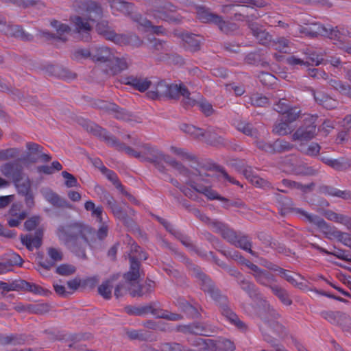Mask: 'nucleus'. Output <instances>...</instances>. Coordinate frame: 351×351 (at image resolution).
<instances>
[{"instance_id": "72a5a7b5", "label": "nucleus", "mask_w": 351, "mask_h": 351, "mask_svg": "<svg viewBox=\"0 0 351 351\" xmlns=\"http://www.w3.org/2000/svg\"><path fill=\"white\" fill-rule=\"evenodd\" d=\"M321 317L331 324L341 327L346 314L341 311H323L320 313Z\"/></svg>"}, {"instance_id": "9b49d317", "label": "nucleus", "mask_w": 351, "mask_h": 351, "mask_svg": "<svg viewBox=\"0 0 351 351\" xmlns=\"http://www.w3.org/2000/svg\"><path fill=\"white\" fill-rule=\"evenodd\" d=\"M197 169H204L206 176H200L199 175H195V177H190V176H186L189 178L188 182H186L187 184H189L191 187H193L196 192H198L199 193H202L205 195L208 199H219L222 202L227 201L228 199L225 197H220L217 195V193L212 190L208 186H198L195 184L196 181H203L206 182H208L210 181V178L211 177L210 175L208 173L207 170L200 165H197L196 166H194ZM193 169L191 168V170Z\"/></svg>"}, {"instance_id": "603ef678", "label": "nucleus", "mask_w": 351, "mask_h": 351, "mask_svg": "<svg viewBox=\"0 0 351 351\" xmlns=\"http://www.w3.org/2000/svg\"><path fill=\"white\" fill-rule=\"evenodd\" d=\"M269 267V269L274 270V271H278L280 273V275L282 278H285L288 282L291 284L292 285L295 287H298L299 284L298 283V281L295 278L296 276H300L297 274H293L290 271L286 270L285 269H282L280 267H271L268 266Z\"/></svg>"}, {"instance_id": "338daca9", "label": "nucleus", "mask_w": 351, "mask_h": 351, "mask_svg": "<svg viewBox=\"0 0 351 351\" xmlns=\"http://www.w3.org/2000/svg\"><path fill=\"white\" fill-rule=\"evenodd\" d=\"M300 110L298 108L294 107V108H289L286 112L282 114L284 119L289 122H293L295 121L300 116Z\"/></svg>"}, {"instance_id": "3c124183", "label": "nucleus", "mask_w": 351, "mask_h": 351, "mask_svg": "<svg viewBox=\"0 0 351 351\" xmlns=\"http://www.w3.org/2000/svg\"><path fill=\"white\" fill-rule=\"evenodd\" d=\"M233 245L237 247H240L248 252L253 256H256V252L251 249L252 242L249 239L248 237L246 235H242L241 234H239Z\"/></svg>"}, {"instance_id": "0eeeda50", "label": "nucleus", "mask_w": 351, "mask_h": 351, "mask_svg": "<svg viewBox=\"0 0 351 351\" xmlns=\"http://www.w3.org/2000/svg\"><path fill=\"white\" fill-rule=\"evenodd\" d=\"M197 16L203 23H210L217 25L220 31L226 34H232L238 29L236 23L225 21L222 16L204 7L198 8Z\"/></svg>"}, {"instance_id": "c756f323", "label": "nucleus", "mask_w": 351, "mask_h": 351, "mask_svg": "<svg viewBox=\"0 0 351 351\" xmlns=\"http://www.w3.org/2000/svg\"><path fill=\"white\" fill-rule=\"evenodd\" d=\"M320 160L336 171H345L350 167V159L348 158L341 157L337 159H332L328 157L322 156L320 158Z\"/></svg>"}, {"instance_id": "c9c22d12", "label": "nucleus", "mask_w": 351, "mask_h": 351, "mask_svg": "<svg viewBox=\"0 0 351 351\" xmlns=\"http://www.w3.org/2000/svg\"><path fill=\"white\" fill-rule=\"evenodd\" d=\"M156 306V302L142 306H127L125 307V311L130 315L141 316L151 313L153 315Z\"/></svg>"}, {"instance_id": "a18cd8bd", "label": "nucleus", "mask_w": 351, "mask_h": 351, "mask_svg": "<svg viewBox=\"0 0 351 351\" xmlns=\"http://www.w3.org/2000/svg\"><path fill=\"white\" fill-rule=\"evenodd\" d=\"M319 191L325 195L338 197L344 199H351V193L350 192L341 191L330 186H322L319 188Z\"/></svg>"}, {"instance_id": "ddd939ff", "label": "nucleus", "mask_w": 351, "mask_h": 351, "mask_svg": "<svg viewBox=\"0 0 351 351\" xmlns=\"http://www.w3.org/2000/svg\"><path fill=\"white\" fill-rule=\"evenodd\" d=\"M23 161L21 158L7 162L1 167V173L12 180L13 183L23 180L25 173L23 172Z\"/></svg>"}, {"instance_id": "4c0bfd02", "label": "nucleus", "mask_w": 351, "mask_h": 351, "mask_svg": "<svg viewBox=\"0 0 351 351\" xmlns=\"http://www.w3.org/2000/svg\"><path fill=\"white\" fill-rule=\"evenodd\" d=\"M23 259L19 255L15 253L8 254L5 261L0 262V274L11 270L14 265H21Z\"/></svg>"}, {"instance_id": "6e6552de", "label": "nucleus", "mask_w": 351, "mask_h": 351, "mask_svg": "<svg viewBox=\"0 0 351 351\" xmlns=\"http://www.w3.org/2000/svg\"><path fill=\"white\" fill-rule=\"evenodd\" d=\"M259 329L263 340L271 346L276 345L278 342L277 337L284 339L289 335L288 329L278 319L267 324H261Z\"/></svg>"}, {"instance_id": "9d476101", "label": "nucleus", "mask_w": 351, "mask_h": 351, "mask_svg": "<svg viewBox=\"0 0 351 351\" xmlns=\"http://www.w3.org/2000/svg\"><path fill=\"white\" fill-rule=\"evenodd\" d=\"M96 30L99 34L101 35L106 40L120 45H129L133 38L136 37L134 35L117 34L114 29L108 25V22L106 21H101L98 23Z\"/></svg>"}, {"instance_id": "4d7b16f0", "label": "nucleus", "mask_w": 351, "mask_h": 351, "mask_svg": "<svg viewBox=\"0 0 351 351\" xmlns=\"http://www.w3.org/2000/svg\"><path fill=\"white\" fill-rule=\"evenodd\" d=\"M293 148V145L283 139H278L273 143L272 154L289 152Z\"/></svg>"}, {"instance_id": "79ce46f5", "label": "nucleus", "mask_w": 351, "mask_h": 351, "mask_svg": "<svg viewBox=\"0 0 351 351\" xmlns=\"http://www.w3.org/2000/svg\"><path fill=\"white\" fill-rule=\"evenodd\" d=\"M84 208L91 212V217L95 218L97 222L103 223V221H105L102 206H96L93 201L88 200L85 202Z\"/></svg>"}, {"instance_id": "5701e85b", "label": "nucleus", "mask_w": 351, "mask_h": 351, "mask_svg": "<svg viewBox=\"0 0 351 351\" xmlns=\"http://www.w3.org/2000/svg\"><path fill=\"white\" fill-rule=\"evenodd\" d=\"M210 225L214 232L219 234L225 240L233 245L239 234L219 221H211Z\"/></svg>"}, {"instance_id": "ea45409f", "label": "nucleus", "mask_w": 351, "mask_h": 351, "mask_svg": "<svg viewBox=\"0 0 351 351\" xmlns=\"http://www.w3.org/2000/svg\"><path fill=\"white\" fill-rule=\"evenodd\" d=\"M250 27L253 35L256 38L260 44L267 45L271 41V36L257 25L250 24Z\"/></svg>"}, {"instance_id": "dca6fc26", "label": "nucleus", "mask_w": 351, "mask_h": 351, "mask_svg": "<svg viewBox=\"0 0 351 351\" xmlns=\"http://www.w3.org/2000/svg\"><path fill=\"white\" fill-rule=\"evenodd\" d=\"M276 199L280 205V213L282 216H285L289 213L294 212L302 215L308 222H309L308 216L318 217L317 215H311L301 208L293 207L292 200L287 197H284L278 194L276 196Z\"/></svg>"}, {"instance_id": "0e129e2a", "label": "nucleus", "mask_w": 351, "mask_h": 351, "mask_svg": "<svg viewBox=\"0 0 351 351\" xmlns=\"http://www.w3.org/2000/svg\"><path fill=\"white\" fill-rule=\"evenodd\" d=\"M88 58H91V49L77 48L75 49L71 54V58L77 61L86 59Z\"/></svg>"}, {"instance_id": "aec40b11", "label": "nucleus", "mask_w": 351, "mask_h": 351, "mask_svg": "<svg viewBox=\"0 0 351 351\" xmlns=\"http://www.w3.org/2000/svg\"><path fill=\"white\" fill-rule=\"evenodd\" d=\"M208 351H234L235 346L233 341L221 338L217 340L205 339L204 350Z\"/></svg>"}, {"instance_id": "393cba45", "label": "nucleus", "mask_w": 351, "mask_h": 351, "mask_svg": "<svg viewBox=\"0 0 351 351\" xmlns=\"http://www.w3.org/2000/svg\"><path fill=\"white\" fill-rule=\"evenodd\" d=\"M124 83L140 92L146 91L152 85V82L147 77L138 75H130L125 77Z\"/></svg>"}, {"instance_id": "a211bd4d", "label": "nucleus", "mask_w": 351, "mask_h": 351, "mask_svg": "<svg viewBox=\"0 0 351 351\" xmlns=\"http://www.w3.org/2000/svg\"><path fill=\"white\" fill-rule=\"evenodd\" d=\"M131 64L132 60L128 56L116 57L113 54V58L107 64L106 73L110 75H117L128 69Z\"/></svg>"}, {"instance_id": "39448f33", "label": "nucleus", "mask_w": 351, "mask_h": 351, "mask_svg": "<svg viewBox=\"0 0 351 351\" xmlns=\"http://www.w3.org/2000/svg\"><path fill=\"white\" fill-rule=\"evenodd\" d=\"M87 16H75L72 19L75 31L82 35V39L88 40L92 27L88 21H95L102 15L101 8L95 2H90L87 7Z\"/></svg>"}, {"instance_id": "58836bf2", "label": "nucleus", "mask_w": 351, "mask_h": 351, "mask_svg": "<svg viewBox=\"0 0 351 351\" xmlns=\"http://www.w3.org/2000/svg\"><path fill=\"white\" fill-rule=\"evenodd\" d=\"M182 38L184 42V47L187 50L195 51L200 48V41L197 39V36L193 34H182Z\"/></svg>"}, {"instance_id": "e2e57ef3", "label": "nucleus", "mask_w": 351, "mask_h": 351, "mask_svg": "<svg viewBox=\"0 0 351 351\" xmlns=\"http://www.w3.org/2000/svg\"><path fill=\"white\" fill-rule=\"evenodd\" d=\"M22 282L20 290L28 291L35 294H43L45 292L44 289L36 284L28 282L24 280H22Z\"/></svg>"}, {"instance_id": "f257e3e1", "label": "nucleus", "mask_w": 351, "mask_h": 351, "mask_svg": "<svg viewBox=\"0 0 351 351\" xmlns=\"http://www.w3.org/2000/svg\"><path fill=\"white\" fill-rule=\"evenodd\" d=\"M99 223L100 227L96 232L93 228L84 222H72L66 226H60L57 234L72 252L86 259L87 247H92L97 239L102 241L108 236L109 227L107 221L105 220Z\"/></svg>"}, {"instance_id": "f8f14e48", "label": "nucleus", "mask_w": 351, "mask_h": 351, "mask_svg": "<svg viewBox=\"0 0 351 351\" xmlns=\"http://www.w3.org/2000/svg\"><path fill=\"white\" fill-rule=\"evenodd\" d=\"M309 223L315 224L319 228L327 237L331 238L333 237L341 242L343 245L350 246L351 237L348 233L343 232L339 230H333L330 226L326 223L320 217H310L308 216Z\"/></svg>"}, {"instance_id": "bb28decb", "label": "nucleus", "mask_w": 351, "mask_h": 351, "mask_svg": "<svg viewBox=\"0 0 351 351\" xmlns=\"http://www.w3.org/2000/svg\"><path fill=\"white\" fill-rule=\"evenodd\" d=\"M27 152L25 156L21 158L23 164L35 163L40 159L43 147L37 143L28 142L26 143Z\"/></svg>"}, {"instance_id": "4be33fe9", "label": "nucleus", "mask_w": 351, "mask_h": 351, "mask_svg": "<svg viewBox=\"0 0 351 351\" xmlns=\"http://www.w3.org/2000/svg\"><path fill=\"white\" fill-rule=\"evenodd\" d=\"M113 51L104 45H96L91 48V60L95 62L109 64L113 58Z\"/></svg>"}, {"instance_id": "6e6d98bb", "label": "nucleus", "mask_w": 351, "mask_h": 351, "mask_svg": "<svg viewBox=\"0 0 351 351\" xmlns=\"http://www.w3.org/2000/svg\"><path fill=\"white\" fill-rule=\"evenodd\" d=\"M282 183L284 186L287 187L291 189H297L305 193L308 191H311L315 186V184L313 182L310 183L309 184L304 185L300 182H297L287 179L282 180Z\"/></svg>"}, {"instance_id": "6ab92c4d", "label": "nucleus", "mask_w": 351, "mask_h": 351, "mask_svg": "<svg viewBox=\"0 0 351 351\" xmlns=\"http://www.w3.org/2000/svg\"><path fill=\"white\" fill-rule=\"evenodd\" d=\"M0 32L8 36L14 37L25 41L31 40L33 38L31 34L26 33L21 26L16 25L0 23Z\"/></svg>"}, {"instance_id": "774afa93", "label": "nucleus", "mask_w": 351, "mask_h": 351, "mask_svg": "<svg viewBox=\"0 0 351 351\" xmlns=\"http://www.w3.org/2000/svg\"><path fill=\"white\" fill-rule=\"evenodd\" d=\"M168 48L169 46L167 43L160 39H154L151 42L150 49L153 53H157L158 51L167 52Z\"/></svg>"}, {"instance_id": "f3484780", "label": "nucleus", "mask_w": 351, "mask_h": 351, "mask_svg": "<svg viewBox=\"0 0 351 351\" xmlns=\"http://www.w3.org/2000/svg\"><path fill=\"white\" fill-rule=\"evenodd\" d=\"M316 133L315 119L311 117L303 126L300 127L292 135V139L296 141H308L314 137Z\"/></svg>"}, {"instance_id": "49530a36", "label": "nucleus", "mask_w": 351, "mask_h": 351, "mask_svg": "<svg viewBox=\"0 0 351 351\" xmlns=\"http://www.w3.org/2000/svg\"><path fill=\"white\" fill-rule=\"evenodd\" d=\"M107 205L115 217L123 221L124 223H128L129 222L130 219L127 213L124 212L123 208L117 204V202L114 200V197L112 199H111V201H109L107 203Z\"/></svg>"}, {"instance_id": "052dcab7", "label": "nucleus", "mask_w": 351, "mask_h": 351, "mask_svg": "<svg viewBox=\"0 0 351 351\" xmlns=\"http://www.w3.org/2000/svg\"><path fill=\"white\" fill-rule=\"evenodd\" d=\"M19 193L22 195L30 193L31 182L27 176H25L23 180L19 181L17 183H14Z\"/></svg>"}, {"instance_id": "c03bdc74", "label": "nucleus", "mask_w": 351, "mask_h": 351, "mask_svg": "<svg viewBox=\"0 0 351 351\" xmlns=\"http://www.w3.org/2000/svg\"><path fill=\"white\" fill-rule=\"evenodd\" d=\"M42 232L37 231L36 235H26L21 237V242L26 245L28 250H32L34 247L38 248L41 245Z\"/></svg>"}, {"instance_id": "c85d7f7f", "label": "nucleus", "mask_w": 351, "mask_h": 351, "mask_svg": "<svg viewBox=\"0 0 351 351\" xmlns=\"http://www.w3.org/2000/svg\"><path fill=\"white\" fill-rule=\"evenodd\" d=\"M259 317L262 321L261 324H267V323L276 321L280 318V314L269 303L264 302L263 308L260 310Z\"/></svg>"}, {"instance_id": "5fc2aeb1", "label": "nucleus", "mask_w": 351, "mask_h": 351, "mask_svg": "<svg viewBox=\"0 0 351 351\" xmlns=\"http://www.w3.org/2000/svg\"><path fill=\"white\" fill-rule=\"evenodd\" d=\"M191 334L202 336H210L211 330L209 326L205 323L195 322L191 324Z\"/></svg>"}, {"instance_id": "37998d69", "label": "nucleus", "mask_w": 351, "mask_h": 351, "mask_svg": "<svg viewBox=\"0 0 351 351\" xmlns=\"http://www.w3.org/2000/svg\"><path fill=\"white\" fill-rule=\"evenodd\" d=\"M110 7L114 11H119L125 15L131 14L134 10V5L121 0H112Z\"/></svg>"}, {"instance_id": "423d86ee", "label": "nucleus", "mask_w": 351, "mask_h": 351, "mask_svg": "<svg viewBox=\"0 0 351 351\" xmlns=\"http://www.w3.org/2000/svg\"><path fill=\"white\" fill-rule=\"evenodd\" d=\"M141 275L140 264L136 261L134 256H132L130 258V270L124 274V278L126 281L127 289L133 298L144 295L143 286L138 282Z\"/></svg>"}, {"instance_id": "2f4dec72", "label": "nucleus", "mask_w": 351, "mask_h": 351, "mask_svg": "<svg viewBox=\"0 0 351 351\" xmlns=\"http://www.w3.org/2000/svg\"><path fill=\"white\" fill-rule=\"evenodd\" d=\"M299 32L312 38L327 34L326 27L318 23H311L306 27L300 26Z\"/></svg>"}, {"instance_id": "69168bd1", "label": "nucleus", "mask_w": 351, "mask_h": 351, "mask_svg": "<svg viewBox=\"0 0 351 351\" xmlns=\"http://www.w3.org/2000/svg\"><path fill=\"white\" fill-rule=\"evenodd\" d=\"M291 132L290 128L286 122H279L274 124L273 132L279 136H284Z\"/></svg>"}, {"instance_id": "cd10ccee", "label": "nucleus", "mask_w": 351, "mask_h": 351, "mask_svg": "<svg viewBox=\"0 0 351 351\" xmlns=\"http://www.w3.org/2000/svg\"><path fill=\"white\" fill-rule=\"evenodd\" d=\"M45 199L57 208H72V205L66 199L60 197L57 193L49 189H45L41 191Z\"/></svg>"}, {"instance_id": "bf43d9fd", "label": "nucleus", "mask_w": 351, "mask_h": 351, "mask_svg": "<svg viewBox=\"0 0 351 351\" xmlns=\"http://www.w3.org/2000/svg\"><path fill=\"white\" fill-rule=\"evenodd\" d=\"M237 128L239 131L243 132L245 135L255 138L257 137V130L250 123L240 121L237 123Z\"/></svg>"}, {"instance_id": "a19ab883", "label": "nucleus", "mask_w": 351, "mask_h": 351, "mask_svg": "<svg viewBox=\"0 0 351 351\" xmlns=\"http://www.w3.org/2000/svg\"><path fill=\"white\" fill-rule=\"evenodd\" d=\"M153 315L156 318H162L169 321H180L183 319V316L180 314L160 308L156 302Z\"/></svg>"}, {"instance_id": "2eb2a0df", "label": "nucleus", "mask_w": 351, "mask_h": 351, "mask_svg": "<svg viewBox=\"0 0 351 351\" xmlns=\"http://www.w3.org/2000/svg\"><path fill=\"white\" fill-rule=\"evenodd\" d=\"M311 94L313 96L316 104L326 110L336 109L339 102L337 99L332 97L325 91L320 89H311Z\"/></svg>"}, {"instance_id": "680f3d73", "label": "nucleus", "mask_w": 351, "mask_h": 351, "mask_svg": "<svg viewBox=\"0 0 351 351\" xmlns=\"http://www.w3.org/2000/svg\"><path fill=\"white\" fill-rule=\"evenodd\" d=\"M250 102L253 106L264 107L269 103V99L262 94L254 93L250 97Z\"/></svg>"}, {"instance_id": "e433bc0d", "label": "nucleus", "mask_w": 351, "mask_h": 351, "mask_svg": "<svg viewBox=\"0 0 351 351\" xmlns=\"http://www.w3.org/2000/svg\"><path fill=\"white\" fill-rule=\"evenodd\" d=\"M28 340V336L25 334H11L1 337L0 343L2 345L20 346L25 344Z\"/></svg>"}, {"instance_id": "f704fd0d", "label": "nucleus", "mask_w": 351, "mask_h": 351, "mask_svg": "<svg viewBox=\"0 0 351 351\" xmlns=\"http://www.w3.org/2000/svg\"><path fill=\"white\" fill-rule=\"evenodd\" d=\"M239 287L245 291L252 300H258L261 297L258 289L252 282L247 280L245 277L239 280L237 283Z\"/></svg>"}, {"instance_id": "412c9836", "label": "nucleus", "mask_w": 351, "mask_h": 351, "mask_svg": "<svg viewBox=\"0 0 351 351\" xmlns=\"http://www.w3.org/2000/svg\"><path fill=\"white\" fill-rule=\"evenodd\" d=\"M51 25L56 29V34H51L48 32H43V37L47 40H60L65 42L67 40L65 34H69L71 31L69 26L56 20L52 21Z\"/></svg>"}, {"instance_id": "473e14b6", "label": "nucleus", "mask_w": 351, "mask_h": 351, "mask_svg": "<svg viewBox=\"0 0 351 351\" xmlns=\"http://www.w3.org/2000/svg\"><path fill=\"white\" fill-rule=\"evenodd\" d=\"M256 281L261 285L268 287L274 286L273 282L276 281L274 276L266 270L259 268L257 271L252 274Z\"/></svg>"}, {"instance_id": "f03ea898", "label": "nucleus", "mask_w": 351, "mask_h": 351, "mask_svg": "<svg viewBox=\"0 0 351 351\" xmlns=\"http://www.w3.org/2000/svg\"><path fill=\"white\" fill-rule=\"evenodd\" d=\"M191 272L192 276L199 280L201 289L204 292L208 293L219 305L221 315L238 329L245 330L247 329L246 324L230 308L228 298L221 293V291L216 287L212 280L197 265L191 266Z\"/></svg>"}, {"instance_id": "de8ad7c7", "label": "nucleus", "mask_w": 351, "mask_h": 351, "mask_svg": "<svg viewBox=\"0 0 351 351\" xmlns=\"http://www.w3.org/2000/svg\"><path fill=\"white\" fill-rule=\"evenodd\" d=\"M272 293L280 300V302L286 306H290L292 304V300L291 299L289 293L278 285H274L271 287Z\"/></svg>"}, {"instance_id": "864d4df0", "label": "nucleus", "mask_w": 351, "mask_h": 351, "mask_svg": "<svg viewBox=\"0 0 351 351\" xmlns=\"http://www.w3.org/2000/svg\"><path fill=\"white\" fill-rule=\"evenodd\" d=\"M272 45L276 50L282 53H289L292 43L285 37H279L272 40Z\"/></svg>"}, {"instance_id": "7ed1b4c3", "label": "nucleus", "mask_w": 351, "mask_h": 351, "mask_svg": "<svg viewBox=\"0 0 351 351\" xmlns=\"http://www.w3.org/2000/svg\"><path fill=\"white\" fill-rule=\"evenodd\" d=\"M142 161L149 162L160 172H165V167L163 162L169 165L175 170L184 176L195 177V175L200 176H206L204 169H197L195 167H192V170H189L181 162L176 160L168 154H165L160 150L157 147L150 144L143 145V157Z\"/></svg>"}, {"instance_id": "b1692460", "label": "nucleus", "mask_w": 351, "mask_h": 351, "mask_svg": "<svg viewBox=\"0 0 351 351\" xmlns=\"http://www.w3.org/2000/svg\"><path fill=\"white\" fill-rule=\"evenodd\" d=\"M47 255L49 259L43 260L40 258L38 261L39 266L45 270H50L56 266L57 262L61 261L63 258L62 252L54 247L47 249Z\"/></svg>"}, {"instance_id": "a878e982", "label": "nucleus", "mask_w": 351, "mask_h": 351, "mask_svg": "<svg viewBox=\"0 0 351 351\" xmlns=\"http://www.w3.org/2000/svg\"><path fill=\"white\" fill-rule=\"evenodd\" d=\"M27 215V213L22 210L21 205L13 204L9 210V216L7 218L9 226L17 227Z\"/></svg>"}, {"instance_id": "4468645a", "label": "nucleus", "mask_w": 351, "mask_h": 351, "mask_svg": "<svg viewBox=\"0 0 351 351\" xmlns=\"http://www.w3.org/2000/svg\"><path fill=\"white\" fill-rule=\"evenodd\" d=\"M95 106L104 112L112 114L117 119L125 121L132 120V114L128 110L120 108L115 104L99 101L95 104Z\"/></svg>"}, {"instance_id": "7c9ffc66", "label": "nucleus", "mask_w": 351, "mask_h": 351, "mask_svg": "<svg viewBox=\"0 0 351 351\" xmlns=\"http://www.w3.org/2000/svg\"><path fill=\"white\" fill-rule=\"evenodd\" d=\"M180 129L184 133L196 139L211 136V130L210 129H208L207 131H204L202 128H197L193 125L187 123L180 124Z\"/></svg>"}, {"instance_id": "13d9d810", "label": "nucleus", "mask_w": 351, "mask_h": 351, "mask_svg": "<svg viewBox=\"0 0 351 351\" xmlns=\"http://www.w3.org/2000/svg\"><path fill=\"white\" fill-rule=\"evenodd\" d=\"M116 278L114 276L110 279L102 282V284L98 287L99 293L105 299H110L112 295V282Z\"/></svg>"}, {"instance_id": "8fccbe9b", "label": "nucleus", "mask_w": 351, "mask_h": 351, "mask_svg": "<svg viewBox=\"0 0 351 351\" xmlns=\"http://www.w3.org/2000/svg\"><path fill=\"white\" fill-rule=\"evenodd\" d=\"M170 151L175 155L180 157L182 159L193 162V165H191V167H197V165H199V163L197 162L196 156L192 154L191 153L188 152L185 149L171 146L170 147Z\"/></svg>"}, {"instance_id": "1a4fd4ad", "label": "nucleus", "mask_w": 351, "mask_h": 351, "mask_svg": "<svg viewBox=\"0 0 351 351\" xmlns=\"http://www.w3.org/2000/svg\"><path fill=\"white\" fill-rule=\"evenodd\" d=\"M152 89L147 93L149 98L158 99L165 97L169 99H178V93H179V84H167L163 80L158 81L156 83L152 82Z\"/></svg>"}, {"instance_id": "09e8293b", "label": "nucleus", "mask_w": 351, "mask_h": 351, "mask_svg": "<svg viewBox=\"0 0 351 351\" xmlns=\"http://www.w3.org/2000/svg\"><path fill=\"white\" fill-rule=\"evenodd\" d=\"M179 93H178V99L180 97V96L183 97V106L185 108L192 107L195 106L197 102L195 99L191 98L190 97V93L187 88L182 83L179 84Z\"/></svg>"}, {"instance_id": "20e7f679", "label": "nucleus", "mask_w": 351, "mask_h": 351, "mask_svg": "<svg viewBox=\"0 0 351 351\" xmlns=\"http://www.w3.org/2000/svg\"><path fill=\"white\" fill-rule=\"evenodd\" d=\"M78 122L88 132L104 141L107 145L114 147L118 151H124L129 156L142 161L143 145L140 146V150L136 151L131 147L127 146L125 143L120 142L106 129L92 121L84 119H80Z\"/></svg>"}]
</instances>
